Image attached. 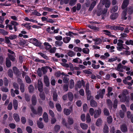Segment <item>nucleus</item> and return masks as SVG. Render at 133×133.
<instances>
[{
	"label": "nucleus",
	"instance_id": "obj_32",
	"mask_svg": "<svg viewBox=\"0 0 133 133\" xmlns=\"http://www.w3.org/2000/svg\"><path fill=\"white\" fill-rule=\"evenodd\" d=\"M96 4V2L95 1H93L91 4V5L90 6V8L89 9V11H91L94 8V6Z\"/></svg>",
	"mask_w": 133,
	"mask_h": 133
},
{
	"label": "nucleus",
	"instance_id": "obj_41",
	"mask_svg": "<svg viewBox=\"0 0 133 133\" xmlns=\"http://www.w3.org/2000/svg\"><path fill=\"white\" fill-rule=\"evenodd\" d=\"M74 50L76 52H81L82 51V49L80 47L76 46L74 48Z\"/></svg>",
	"mask_w": 133,
	"mask_h": 133
},
{
	"label": "nucleus",
	"instance_id": "obj_23",
	"mask_svg": "<svg viewBox=\"0 0 133 133\" xmlns=\"http://www.w3.org/2000/svg\"><path fill=\"white\" fill-rule=\"evenodd\" d=\"M44 44L45 49L46 50H49L51 47V46L48 43L45 42Z\"/></svg>",
	"mask_w": 133,
	"mask_h": 133
},
{
	"label": "nucleus",
	"instance_id": "obj_45",
	"mask_svg": "<svg viewBox=\"0 0 133 133\" xmlns=\"http://www.w3.org/2000/svg\"><path fill=\"white\" fill-rule=\"evenodd\" d=\"M8 75L10 77L12 78L13 76V72L11 69L8 70Z\"/></svg>",
	"mask_w": 133,
	"mask_h": 133
},
{
	"label": "nucleus",
	"instance_id": "obj_28",
	"mask_svg": "<svg viewBox=\"0 0 133 133\" xmlns=\"http://www.w3.org/2000/svg\"><path fill=\"white\" fill-rule=\"evenodd\" d=\"M10 25H12V26H14V28L15 31H16V26L17 25V22L14 21H11V24Z\"/></svg>",
	"mask_w": 133,
	"mask_h": 133
},
{
	"label": "nucleus",
	"instance_id": "obj_14",
	"mask_svg": "<svg viewBox=\"0 0 133 133\" xmlns=\"http://www.w3.org/2000/svg\"><path fill=\"white\" fill-rule=\"evenodd\" d=\"M44 80L46 86L48 87L50 83L48 77L46 75H45L44 76Z\"/></svg>",
	"mask_w": 133,
	"mask_h": 133
},
{
	"label": "nucleus",
	"instance_id": "obj_16",
	"mask_svg": "<svg viewBox=\"0 0 133 133\" xmlns=\"http://www.w3.org/2000/svg\"><path fill=\"white\" fill-rule=\"evenodd\" d=\"M31 101L32 104L34 105H36L37 103V100L36 96L33 95L32 97Z\"/></svg>",
	"mask_w": 133,
	"mask_h": 133
},
{
	"label": "nucleus",
	"instance_id": "obj_46",
	"mask_svg": "<svg viewBox=\"0 0 133 133\" xmlns=\"http://www.w3.org/2000/svg\"><path fill=\"white\" fill-rule=\"evenodd\" d=\"M25 79L26 82L28 83H31V80L30 78L28 76L25 77Z\"/></svg>",
	"mask_w": 133,
	"mask_h": 133
},
{
	"label": "nucleus",
	"instance_id": "obj_2",
	"mask_svg": "<svg viewBox=\"0 0 133 133\" xmlns=\"http://www.w3.org/2000/svg\"><path fill=\"white\" fill-rule=\"evenodd\" d=\"M129 3V0H124L122 5V9L124 10L122 14V18L124 20L127 19V17H126L127 13L130 15L133 12L132 8L131 7H129L128 8L124 9L128 5Z\"/></svg>",
	"mask_w": 133,
	"mask_h": 133
},
{
	"label": "nucleus",
	"instance_id": "obj_64",
	"mask_svg": "<svg viewBox=\"0 0 133 133\" xmlns=\"http://www.w3.org/2000/svg\"><path fill=\"white\" fill-rule=\"evenodd\" d=\"M104 114L106 116H108L109 114V113L108 110L106 108L104 109Z\"/></svg>",
	"mask_w": 133,
	"mask_h": 133
},
{
	"label": "nucleus",
	"instance_id": "obj_37",
	"mask_svg": "<svg viewBox=\"0 0 133 133\" xmlns=\"http://www.w3.org/2000/svg\"><path fill=\"white\" fill-rule=\"evenodd\" d=\"M11 96L13 97H14L15 96V93L17 94V89H15V90L12 88L11 90Z\"/></svg>",
	"mask_w": 133,
	"mask_h": 133
},
{
	"label": "nucleus",
	"instance_id": "obj_19",
	"mask_svg": "<svg viewBox=\"0 0 133 133\" xmlns=\"http://www.w3.org/2000/svg\"><path fill=\"white\" fill-rule=\"evenodd\" d=\"M72 61L73 62L75 63H82V61L79 58L77 57L73 59Z\"/></svg>",
	"mask_w": 133,
	"mask_h": 133
},
{
	"label": "nucleus",
	"instance_id": "obj_33",
	"mask_svg": "<svg viewBox=\"0 0 133 133\" xmlns=\"http://www.w3.org/2000/svg\"><path fill=\"white\" fill-rule=\"evenodd\" d=\"M90 105L91 106L93 107H96L97 105L96 102L94 100H91V101Z\"/></svg>",
	"mask_w": 133,
	"mask_h": 133
},
{
	"label": "nucleus",
	"instance_id": "obj_39",
	"mask_svg": "<svg viewBox=\"0 0 133 133\" xmlns=\"http://www.w3.org/2000/svg\"><path fill=\"white\" fill-rule=\"evenodd\" d=\"M86 121L87 123H89L91 121V118L89 113L87 114L86 115Z\"/></svg>",
	"mask_w": 133,
	"mask_h": 133
},
{
	"label": "nucleus",
	"instance_id": "obj_7",
	"mask_svg": "<svg viewBox=\"0 0 133 133\" xmlns=\"http://www.w3.org/2000/svg\"><path fill=\"white\" fill-rule=\"evenodd\" d=\"M17 82L19 84L21 91L22 92H23L24 90V85L22 83V80L20 78H18L17 79Z\"/></svg>",
	"mask_w": 133,
	"mask_h": 133
},
{
	"label": "nucleus",
	"instance_id": "obj_61",
	"mask_svg": "<svg viewBox=\"0 0 133 133\" xmlns=\"http://www.w3.org/2000/svg\"><path fill=\"white\" fill-rule=\"evenodd\" d=\"M30 92H32L34 90V88L32 85H30L28 88Z\"/></svg>",
	"mask_w": 133,
	"mask_h": 133
},
{
	"label": "nucleus",
	"instance_id": "obj_58",
	"mask_svg": "<svg viewBox=\"0 0 133 133\" xmlns=\"http://www.w3.org/2000/svg\"><path fill=\"white\" fill-rule=\"evenodd\" d=\"M43 9L44 10L47 11L49 12H51L53 10V9L46 7H44L43 8Z\"/></svg>",
	"mask_w": 133,
	"mask_h": 133
},
{
	"label": "nucleus",
	"instance_id": "obj_10",
	"mask_svg": "<svg viewBox=\"0 0 133 133\" xmlns=\"http://www.w3.org/2000/svg\"><path fill=\"white\" fill-rule=\"evenodd\" d=\"M103 32H104L105 34L108 35L109 37H113L114 38H116L115 36L111 35V32L108 30H103Z\"/></svg>",
	"mask_w": 133,
	"mask_h": 133
},
{
	"label": "nucleus",
	"instance_id": "obj_50",
	"mask_svg": "<svg viewBox=\"0 0 133 133\" xmlns=\"http://www.w3.org/2000/svg\"><path fill=\"white\" fill-rule=\"evenodd\" d=\"M74 83L73 80L71 79L70 81V88L72 89L74 86Z\"/></svg>",
	"mask_w": 133,
	"mask_h": 133
},
{
	"label": "nucleus",
	"instance_id": "obj_27",
	"mask_svg": "<svg viewBox=\"0 0 133 133\" xmlns=\"http://www.w3.org/2000/svg\"><path fill=\"white\" fill-rule=\"evenodd\" d=\"M71 38L69 37H64L63 39V41L65 43H68L69 42Z\"/></svg>",
	"mask_w": 133,
	"mask_h": 133
},
{
	"label": "nucleus",
	"instance_id": "obj_31",
	"mask_svg": "<svg viewBox=\"0 0 133 133\" xmlns=\"http://www.w3.org/2000/svg\"><path fill=\"white\" fill-rule=\"evenodd\" d=\"M64 114L66 115H69L71 112L70 110L69 109H64L63 110Z\"/></svg>",
	"mask_w": 133,
	"mask_h": 133
},
{
	"label": "nucleus",
	"instance_id": "obj_51",
	"mask_svg": "<svg viewBox=\"0 0 133 133\" xmlns=\"http://www.w3.org/2000/svg\"><path fill=\"white\" fill-rule=\"evenodd\" d=\"M57 93L56 92H54L53 94V99L54 101H57Z\"/></svg>",
	"mask_w": 133,
	"mask_h": 133
},
{
	"label": "nucleus",
	"instance_id": "obj_60",
	"mask_svg": "<svg viewBox=\"0 0 133 133\" xmlns=\"http://www.w3.org/2000/svg\"><path fill=\"white\" fill-rule=\"evenodd\" d=\"M125 112L122 111L121 110L119 112V115L121 118H123L124 117Z\"/></svg>",
	"mask_w": 133,
	"mask_h": 133
},
{
	"label": "nucleus",
	"instance_id": "obj_44",
	"mask_svg": "<svg viewBox=\"0 0 133 133\" xmlns=\"http://www.w3.org/2000/svg\"><path fill=\"white\" fill-rule=\"evenodd\" d=\"M107 103L109 109H111L112 108V102L110 99H108L107 100Z\"/></svg>",
	"mask_w": 133,
	"mask_h": 133
},
{
	"label": "nucleus",
	"instance_id": "obj_13",
	"mask_svg": "<svg viewBox=\"0 0 133 133\" xmlns=\"http://www.w3.org/2000/svg\"><path fill=\"white\" fill-rule=\"evenodd\" d=\"M121 131L123 132H126L128 131L127 126L124 124H123L121 126Z\"/></svg>",
	"mask_w": 133,
	"mask_h": 133
},
{
	"label": "nucleus",
	"instance_id": "obj_15",
	"mask_svg": "<svg viewBox=\"0 0 133 133\" xmlns=\"http://www.w3.org/2000/svg\"><path fill=\"white\" fill-rule=\"evenodd\" d=\"M43 118L44 122L46 123L48 122V116L46 112H44V113Z\"/></svg>",
	"mask_w": 133,
	"mask_h": 133
},
{
	"label": "nucleus",
	"instance_id": "obj_9",
	"mask_svg": "<svg viewBox=\"0 0 133 133\" xmlns=\"http://www.w3.org/2000/svg\"><path fill=\"white\" fill-rule=\"evenodd\" d=\"M123 66L122 64L121 63H119L118 64L116 69L118 71L123 72L124 71V70L123 69Z\"/></svg>",
	"mask_w": 133,
	"mask_h": 133
},
{
	"label": "nucleus",
	"instance_id": "obj_52",
	"mask_svg": "<svg viewBox=\"0 0 133 133\" xmlns=\"http://www.w3.org/2000/svg\"><path fill=\"white\" fill-rule=\"evenodd\" d=\"M47 68L46 67V66L45 67H43L41 69L42 70L44 74H46L47 72Z\"/></svg>",
	"mask_w": 133,
	"mask_h": 133
},
{
	"label": "nucleus",
	"instance_id": "obj_26",
	"mask_svg": "<svg viewBox=\"0 0 133 133\" xmlns=\"http://www.w3.org/2000/svg\"><path fill=\"white\" fill-rule=\"evenodd\" d=\"M62 124L64 125L66 127L68 128H70V126L66 122V121L65 119L63 118L62 119Z\"/></svg>",
	"mask_w": 133,
	"mask_h": 133
},
{
	"label": "nucleus",
	"instance_id": "obj_54",
	"mask_svg": "<svg viewBox=\"0 0 133 133\" xmlns=\"http://www.w3.org/2000/svg\"><path fill=\"white\" fill-rule=\"evenodd\" d=\"M83 52L86 54H88L89 53V50L88 48H84L82 50Z\"/></svg>",
	"mask_w": 133,
	"mask_h": 133
},
{
	"label": "nucleus",
	"instance_id": "obj_48",
	"mask_svg": "<svg viewBox=\"0 0 133 133\" xmlns=\"http://www.w3.org/2000/svg\"><path fill=\"white\" fill-rule=\"evenodd\" d=\"M4 85L5 86H7L9 83V81L6 77H5L4 79Z\"/></svg>",
	"mask_w": 133,
	"mask_h": 133
},
{
	"label": "nucleus",
	"instance_id": "obj_47",
	"mask_svg": "<svg viewBox=\"0 0 133 133\" xmlns=\"http://www.w3.org/2000/svg\"><path fill=\"white\" fill-rule=\"evenodd\" d=\"M118 42L117 43V45L118 46H123V43H124L123 41L121 39H119L118 40Z\"/></svg>",
	"mask_w": 133,
	"mask_h": 133
},
{
	"label": "nucleus",
	"instance_id": "obj_63",
	"mask_svg": "<svg viewBox=\"0 0 133 133\" xmlns=\"http://www.w3.org/2000/svg\"><path fill=\"white\" fill-rule=\"evenodd\" d=\"M88 108L87 107V105L86 104H83V109L84 112L88 110Z\"/></svg>",
	"mask_w": 133,
	"mask_h": 133
},
{
	"label": "nucleus",
	"instance_id": "obj_35",
	"mask_svg": "<svg viewBox=\"0 0 133 133\" xmlns=\"http://www.w3.org/2000/svg\"><path fill=\"white\" fill-rule=\"evenodd\" d=\"M118 16V14L117 13H114L111 14L110 18L112 19H115Z\"/></svg>",
	"mask_w": 133,
	"mask_h": 133
},
{
	"label": "nucleus",
	"instance_id": "obj_8",
	"mask_svg": "<svg viewBox=\"0 0 133 133\" xmlns=\"http://www.w3.org/2000/svg\"><path fill=\"white\" fill-rule=\"evenodd\" d=\"M43 84L40 79L38 80V88L39 91L42 92L43 90Z\"/></svg>",
	"mask_w": 133,
	"mask_h": 133
},
{
	"label": "nucleus",
	"instance_id": "obj_22",
	"mask_svg": "<svg viewBox=\"0 0 133 133\" xmlns=\"http://www.w3.org/2000/svg\"><path fill=\"white\" fill-rule=\"evenodd\" d=\"M93 40L95 42V44H100L102 42L101 39L97 38L95 39H93Z\"/></svg>",
	"mask_w": 133,
	"mask_h": 133
},
{
	"label": "nucleus",
	"instance_id": "obj_6",
	"mask_svg": "<svg viewBox=\"0 0 133 133\" xmlns=\"http://www.w3.org/2000/svg\"><path fill=\"white\" fill-rule=\"evenodd\" d=\"M105 89H103L102 90H100L97 92V94L95 96V98L98 99L100 98H102L105 94Z\"/></svg>",
	"mask_w": 133,
	"mask_h": 133
},
{
	"label": "nucleus",
	"instance_id": "obj_49",
	"mask_svg": "<svg viewBox=\"0 0 133 133\" xmlns=\"http://www.w3.org/2000/svg\"><path fill=\"white\" fill-rule=\"evenodd\" d=\"M114 25H106V27L107 29H109L111 30H114Z\"/></svg>",
	"mask_w": 133,
	"mask_h": 133
},
{
	"label": "nucleus",
	"instance_id": "obj_62",
	"mask_svg": "<svg viewBox=\"0 0 133 133\" xmlns=\"http://www.w3.org/2000/svg\"><path fill=\"white\" fill-rule=\"evenodd\" d=\"M63 43V42L60 41H56L55 42V44L58 46H61Z\"/></svg>",
	"mask_w": 133,
	"mask_h": 133
},
{
	"label": "nucleus",
	"instance_id": "obj_29",
	"mask_svg": "<svg viewBox=\"0 0 133 133\" xmlns=\"http://www.w3.org/2000/svg\"><path fill=\"white\" fill-rule=\"evenodd\" d=\"M68 122L69 125L72 124L74 123V120L72 117H69L68 119Z\"/></svg>",
	"mask_w": 133,
	"mask_h": 133
},
{
	"label": "nucleus",
	"instance_id": "obj_43",
	"mask_svg": "<svg viewBox=\"0 0 133 133\" xmlns=\"http://www.w3.org/2000/svg\"><path fill=\"white\" fill-rule=\"evenodd\" d=\"M5 43L8 44H11V43L9 40L10 38H9V37H8L5 36Z\"/></svg>",
	"mask_w": 133,
	"mask_h": 133
},
{
	"label": "nucleus",
	"instance_id": "obj_59",
	"mask_svg": "<svg viewBox=\"0 0 133 133\" xmlns=\"http://www.w3.org/2000/svg\"><path fill=\"white\" fill-rule=\"evenodd\" d=\"M13 105L14 109L16 110L17 109V100L15 99L13 100Z\"/></svg>",
	"mask_w": 133,
	"mask_h": 133
},
{
	"label": "nucleus",
	"instance_id": "obj_12",
	"mask_svg": "<svg viewBox=\"0 0 133 133\" xmlns=\"http://www.w3.org/2000/svg\"><path fill=\"white\" fill-rule=\"evenodd\" d=\"M30 42L34 45L38 46L39 45L38 40L36 38L32 39L30 40Z\"/></svg>",
	"mask_w": 133,
	"mask_h": 133
},
{
	"label": "nucleus",
	"instance_id": "obj_55",
	"mask_svg": "<svg viewBox=\"0 0 133 133\" xmlns=\"http://www.w3.org/2000/svg\"><path fill=\"white\" fill-rule=\"evenodd\" d=\"M0 32L3 35H6L8 34V32L2 29H0Z\"/></svg>",
	"mask_w": 133,
	"mask_h": 133
},
{
	"label": "nucleus",
	"instance_id": "obj_24",
	"mask_svg": "<svg viewBox=\"0 0 133 133\" xmlns=\"http://www.w3.org/2000/svg\"><path fill=\"white\" fill-rule=\"evenodd\" d=\"M84 81L83 80H82L81 81H78L77 82V85L78 87L80 88H81V87L83 85V86H84Z\"/></svg>",
	"mask_w": 133,
	"mask_h": 133
},
{
	"label": "nucleus",
	"instance_id": "obj_57",
	"mask_svg": "<svg viewBox=\"0 0 133 133\" xmlns=\"http://www.w3.org/2000/svg\"><path fill=\"white\" fill-rule=\"evenodd\" d=\"M107 122L108 123L110 124L112 122V118L111 116H109L107 118Z\"/></svg>",
	"mask_w": 133,
	"mask_h": 133
},
{
	"label": "nucleus",
	"instance_id": "obj_36",
	"mask_svg": "<svg viewBox=\"0 0 133 133\" xmlns=\"http://www.w3.org/2000/svg\"><path fill=\"white\" fill-rule=\"evenodd\" d=\"M56 107L57 110L59 111H61L62 110V108L60 105L58 103H56Z\"/></svg>",
	"mask_w": 133,
	"mask_h": 133
},
{
	"label": "nucleus",
	"instance_id": "obj_3",
	"mask_svg": "<svg viewBox=\"0 0 133 133\" xmlns=\"http://www.w3.org/2000/svg\"><path fill=\"white\" fill-rule=\"evenodd\" d=\"M89 112L91 116L94 115V118H97L98 117L101 113V111L100 109L95 110L92 108L90 109Z\"/></svg>",
	"mask_w": 133,
	"mask_h": 133
},
{
	"label": "nucleus",
	"instance_id": "obj_21",
	"mask_svg": "<svg viewBox=\"0 0 133 133\" xmlns=\"http://www.w3.org/2000/svg\"><path fill=\"white\" fill-rule=\"evenodd\" d=\"M102 123V119L100 118H99L96 121L95 124L97 126L99 127L101 125Z\"/></svg>",
	"mask_w": 133,
	"mask_h": 133
},
{
	"label": "nucleus",
	"instance_id": "obj_5",
	"mask_svg": "<svg viewBox=\"0 0 133 133\" xmlns=\"http://www.w3.org/2000/svg\"><path fill=\"white\" fill-rule=\"evenodd\" d=\"M31 109L32 111L34 114H38V115L40 116L42 114V108L41 107H39L38 108L37 112L35 110L34 108L32 107H31Z\"/></svg>",
	"mask_w": 133,
	"mask_h": 133
},
{
	"label": "nucleus",
	"instance_id": "obj_34",
	"mask_svg": "<svg viewBox=\"0 0 133 133\" xmlns=\"http://www.w3.org/2000/svg\"><path fill=\"white\" fill-rule=\"evenodd\" d=\"M37 124L39 128L40 129H42L44 128V125L41 122H37Z\"/></svg>",
	"mask_w": 133,
	"mask_h": 133
},
{
	"label": "nucleus",
	"instance_id": "obj_1",
	"mask_svg": "<svg viewBox=\"0 0 133 133\" xmlns=\"http://www.w3.org/2000/svg\"><path fill=\"white\" fill-rule=\"evenodd\" d=\"M102 2V4L100 3L98 6L96 14L98 16L101 15L102 18H104L106 15L108 9L107 8H104L103 9L102 8L103 5H105V6L106 8H109L110 6V3L109 0H103Z\"/></svg>",
	"mask_w": 133,
	"mask_h": 133
},
{
	"label": "nucleus",
	"instance_id": "obj_17",
	"mask_svg": "<svg viewBox=\"0 0 133 133\" xmlns=\"http://www.w3.org/2000/svg\"><path fill=\"white\" fill-rule=\"evenodd\" d=\"M124 29V28L123 27L118 25H114V30L116 31L120 30L122 31Z\"/></svg>",
	"mask_w": 133,
	"mask_h": 133
},
{
	"label": "nucleus",
	"instance_id": "obj_30",
	"mask_svg": "<svg viewBox=\"0 0 133 133\" xmlns=\"http://www.w3.org/2000/svg\"><path fill=\"white\" fill-rule=\"evenodd\" d=\"M117 50L119 51H121L123 49H128L129 48L128 46H127L126 48H124L123 46H118L117 47Z\"/></svg>",
	"mask_w": 133,
	"mask_h": 133
},
{
	"label": "nucleus",
	"instance_id": "obj_56",
	"mask_svg": "<svg viewBox=\"0 0 133 133\" xmlns=\"http://www.w3.org/2000/svg\"><path fill=\"white\" fill-rule=\"evenodd\" d=\"M117 59V57H116L109 59L108 60V62L110 63H112L113 62L116 61Z\"/></svg>",
	"mask_w": 133,
	"mask_h": 133
},
{
	"label": "nucleus",
	"instance_id": "obj_40",
	"mask_svg": "<svg viewBox=\"0 0 133 133\" xmlns=\"http://www.w3.org/2000/svg\"><path fill=\"white\" fill-rule=\"evenodd\" d=\"M103 131L104 133H107L109 132L108 127L106 125H105L104 127Z\"/></svg>",
	"mask_w": 133,
	"mask_h": 133
},
{
	"label": "nucleus",
	"instance_id": "obj_18",
	"mask_svg": "<svg viewBox=\"0 0 133 133\" xmlns=\"http://www.w3.org/2000/svg\"><path fill=\"white\" fill-rule=\"evenodd\" d=\"M67 54L69 56L71 57L75 56L76 55V53L75 52L71 50H68Z\"/></svg>",
	"mask_w": 133,
	"mask_h": 133
},
{
	"label": "nucleus",
	"instance_id": "obj_42",
	"mask_svg": "<svg viewBox=\"0 0 133 133\" xmlns=\"http://www.w3.org/2000/svg\"><path fill=\"white\" fill-rule=\"evenodd\" d=\"M125 43L127 45H133V41L132 40H127L125 42Z\"/></svg>",
	"mask_w": 133,
	"mask_h": 133
},
{
	"label": "nucleus",
	"instance_id": "obj_25",
	"mask_svg": "<svg viewBox=\"0 0 133 133\" xmlns=\"http://www.w3.org/2000/svg\"><path fill=\"white\" fill-rule=\"evenodd\" d=\"M80 125L81 128L84 130L87 129L88 128V125L84 123H81Z\"/></svg>",
	"mask_w": 133,
	"mask_h": 133
},
{
	"label": "nucleus",
	"instance_id": "obj_53",
	"mask_svg": "<svg viewBox=\"0 0 133 133\" xmlns=\"http://www.w3.org/2000/svg\"><path fill=\"white\" fill-rule=\"evenodd\" d=\"M68 97L69 98V100L71 101L73 98V96L72 94L70 92H69L68 93Z\"/></svg>",
	"mask_w": 133,
	"mask_h": 133
},
{
	"label": "nucleus",
	"instance_id": "obj_20",
	"mask_svg": "<svg viewBox=\"0 0 133 133\" xmlns=\"http://www.w3.org/2000/svg\"><path fill=\"white\" fill-rule=\"evenodd\" d=\"M6 64V66L8 68L10 67L11 66V63L10 60L9 58H6L5 61Z\"/></svg>",
	"mask_w": 133,
	"mask_h": 133
},
{
	"label": "nucleus",
	"instance_id": "obj_4",
	"mask_svg": "<svg viewBox=\"0 0 133 133\" xmlns=\"http://www.w3.org/2000/svg\"><path fill=\"white\" fill-rule=\"evenodd\" d=\"M128 93L127 90H124L123 94L122 95L118 96V97L120 98V101L122 102H125L126 101L127 97L126 95Z\"/></svg>",
	"mask_w": 133,
	"mask_h": 133
},
{
	"label": "nucleus",
	"instance_id": "obj_11",
	"mask_svg": "<svg viewBox=\"0 0 133 133\" xmlns=\"http://www.w3.org/2000/svg\"><path fill=\"white\" fill-rule=\"evenodd\" d=\"M60 129V126L58 125H55L53 130L54 133H58Z\"/></svg>",
	"mask_w": 133,
	"mask_h": 133
},
{
	"label": "nucleus",
	"instance_id": "obj_38",
	"mask_svg": "<svg viewBox=\"0 0 133 133\" xmlns=\"http://www.w3.org/2000/svg\"><path fill=\"white\" fill-rule=\"evenodd\" d=\"M8 55L9 59H11L12 61H15V58L14 55L9 54H8Z\"/></svg>",
	"mask_w": 133,
	"mask_h": 133
}]
</instances>
